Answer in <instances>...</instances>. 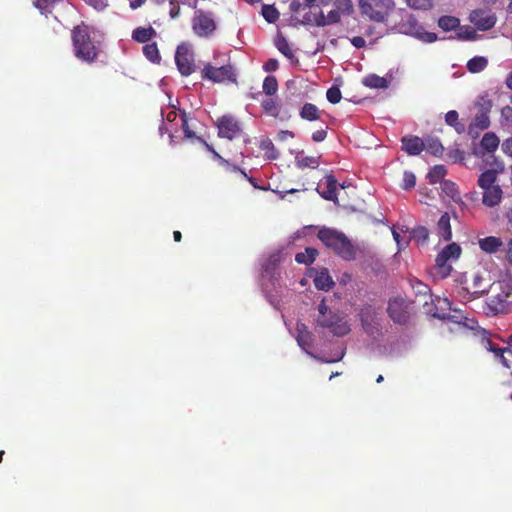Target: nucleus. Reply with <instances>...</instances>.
Segmentation results:
<instances>
[{"label": "nucleus", "mask_w": 512, "mask_h": 512, "mask_svg": "<svg viewBox=\"0 0 512 512\" xmlns=\"http://www.w3.org/2000/svg\"><path fill=\"white\" fill-rule=\"evenodd\" d=\"M335 6L340 14L351 15L354 12V6L351 0H336Z\"/></svg>", "instance_id": "44"}, {"label": "nucleus", "mask_w": 512, "mask_h": 512, "mask_svg": "<svg viewBox=\"0 0 512 512\" xmlns=\"http://www.w3.org/2000/svg\"><path fill=\"white\" fill-rule=\"evenodd\" d=\"M156 35L157 32L152 26H149L147 28L137 27L132 32V39L138 43L147 44Z\"/></svg>", "instance_id": "22"}, {"label": "nucleus", "mask_w": 512, "mask_h": 512, "mask_svg": "<svg viewBox=\"0 0 512 512\" xmlns=\"http://www.w3.org/2000/svg\"><path fill=\"white\" fill-rule=\"evenodd\" d=\"M318 255L317 249L313 247H307L305 251L298 252L295 255V261L298 264L310 265L312 264Z\"/></svg>", "instance_id": "31"}, {"label": "nucleus", "mask_w": 512, "mask_h": 512, "mask_svg": "<svg viewBox=\"0 0 512 512\" xmlns=\"http://www.w3.org/2000/svg\"><path fill=\"white\" fill-rule=\"evenodd\" d=\"M279 67V64H278V61L276 59H269L268 61H266L263 65V69L266 71V72H274L278 69Z\"/></svg>", "instance_id": "56"}, {"label": "nucleus", "mask_w": 512, "mask_h": 512, "mask_svg": "<svg viewBox=\"0 0 512 512\" xmlns=\"http://www.w3.org/2000/svg\"><path fill=\"white\" fill-rule=\"evenodd\" d=\"M424 146V139L418 136H405L402 138V149L408 155H419L424 150Z\"/></svg>", "instance_id": "15"}, {"label": "nucleus", "mask_w": 512, "mask_h": 512, "mask_svg": "<svg viewBox=\"0 0 512 512\" xmlns=\"http://www.w3.org/2000/svg\"><path fill=\"white\" fill-rule=\"evenodd\" d=\"M314 285L317 289L323 291H328L333 287L334 282L326 268L317 273L314 278Z\"/></svg>", "instance_id": "24"}, {"label": "nucleus", "mask_w": 512, "mask_h": 512, "mask_svg": "<svg viewBox=\"0 0 512 512\" xmlns=\"http://www.w3.org/2000/svg\"><path fill=\"white\" fill-rule=\"evenodd\" d=\"M470 21L481 31H486L494 27L496 16L491 12L483 10H474L470 14Z\"/></svg>", "instance_id": "13"}, {"label": "nucleus", "mask_w": 512, "mask_h": 512, "mask_svg": "<svg viewBox=\"0 0 512 512\" xmlns=\"http://www.w3.org/2000/svg\"><path fill=\"white\" fill-rule=\"evenodd\" d=\"M320 156H306L304 151L297 152L295 156V164L299 169L312 168L316 169L320 164Z\"/></svg>", "instance_id": "20"}, {"label": "nucleus", "mask_w": 512, "mask_h": 512, "mask_svg": "<svg viewBox=\"0 0 512 512\" xmlns=\"http://www.w3.org/2000/svg\"><path fill=\"white\" fill-rule=\"evenodd\" d=\"M275 46L277 47L279 52L282 53L288 59L294 58V53L290 47V44L284 36L280 35L276 38Z\"/></svg>", "instance_id": "37"}, {"label": "nucleus", "mask_w": 512, "mask_h": 512, "mask_svg": "<svg viewBox=\"0 0 512 512\" xmlns=\"http://www.w3.org/2000/svg\"><path fill=\"white\" fill-rule=\"evenodd\" d=\"M201 78L203 80L211 81L212 83H235L237 81L235 68L230 63L223 64L221 66H215L211 63L205 64L201 70Z\"/></svg>", "instance_id": "6"}, {"label": "nucleus", "mask_w": 512, "mask_h": 512, "mask_svg": "<svg viewBox=\"0 0 512 512\" xmlns=\"http://www.w3.org/2000/svg\"><path fill=\"white\" fill-rule=\"evenodd\" d=\"M317 325L327 328L334 336H345L350 332V325L344 316L331 310L323 298L318 305Z\"/></svg>", "instance_id": "3"}, {"label": "nucleus", "mask_w": 512, "mask_h": 512, "mask_svg": "<svg viewBox=\"0 0 512 512\" xmlns=\"http://www.w3.org/2000/svg\"><path fill=\"white\" fill-rule=\"evenodd\" d=\"M458 36L462 39L472 40L476 36V31L470 29L469 27L465 28V31H463V28H461L458 32Z\"/></svg>", "instance_id": "54"}, {"label": "nucleus", "mask_w": 512, "mask_h": 512, "mask_svg": "<svg viewBox=\"0 0 512 512\" xmlns=\"http://www.w3.org/2000/svg\"><path fill=\"white\" fill-rule=\"evenodd\" d=\"M482 339H481V344L482 346L495 354V357L500 361V363L506 367V368H509L510 365H509V362L507 360V358L504 356L505 352H506V348H500L498 347L492 340L491 338L488 336V333L483 330L482 332Z\"/></svg>", "instance_id": "14"}, {"label": "nucleus", "mask_w": 512, "mask_h": 512, "mask_svg": "<svg viewBox=\"0 0 512 512\" xmlns=\"http://www.w3.org/2000/svg\"><path fill=\"white\" fill-rule=\"evenodd\" d=\"M406 2L414 9H427L430 6V0H406Z\"/></svg>", "instance_id": "51"}, {"label": "nucleus", "mask_w": 512, "mask_h": 512, "mask_svg": "<svg viewBox=\"0 0 512 512\" xmlns=\"http://www.w3.org/2000/svg\"><path fill=\"white\" fill-rule=\"evenodd\" d=\"M411 285H412V288H413V290L415 291V293L417 295H424V296H426L431 291L429 286L426 285L425 283H423L420 280H413Z\"/></svg>", "instance_id": "49"}, {"label": "nucleus", "mask_w": 512, "mask_h": 512, "mask_svg": "<svg viewBox=\"0 0 512 512\" xmlns=\"http://www.w3.org/2000/svg\"><path fill=\"white\" fill-rule=\"evenodd\" d=\"M203 144L205 145V147L211 151L214 155V157L218 158L220 161H221V164L222 165H225L230 171L232 172H239L240 170V167L236 166V165H230L229 162L227 160H225L224 158H222L214 149L211 145H209L204 139H200Z\"/></svg>", "instance_id": "45"}, {"label": "nucleus", "mask_w": 512, "mask_h": 512, "mask_svg": "<svg viewBox=\"0 0 512 512\" xmlns=\"http://www.w3.org/2000/svg\"><path fill=\"white\" fill-rule=\"evenodd\" d=\"M263 92L268 96H273L278 90V81L275 76H267L263 81Z\"/></svg>", "instance_id": "39"}, {"label": "nucleus", "mask_w": 512, "mask_h": 512, "mask_svg": "<svg viewBox=\"0 0 512 512\" xmlns=\"http://www.w3.org/2000/svg\"><path fill=\"white\" fill-rule=\"evenodd\" d=\"M445 122L447 125L453 127L459 134L465 131V125L459 121V115L456 110H450L446 113Z\"/></svg>", "instance_id": "33"}, {"label": "nucleus", "mask_w": 512, "mask_h": 512, "mask_svg": "<svg viewBox=\"0 0 512 512\" xmlns=\"http://www.w3.org/2000/svg\"><path fill=\"white\" fill-rule=\"evenodd\" d=\"M262 16L269 23H275L279 19V12L273 5L262 6Z\"/></svg>", "instance_id": "42"}, {"label": "nucleus", "mask_w": 512, "mask_h": 512, "mask_svg": "<svg viewBox=\"0 0 512 512\" xmlns=\"http://www.w3.org/2000/svg\"><path fill=\"white\" fill-rule=\"evenodd\" d=\"M175 63L178 71L182 76L187 77L195 72L196 66L194 61V54L185 44H181L177 47L175 53Z\"/></svg>", "instance_id": "8"}, {"label": "nucleus", "mask_w": 512, "mask_h": 512, "mask_svg": "<svg viewBox=\"0 0 512 512\" xmlns=\"http://www.w3.org/2000/svg\"><path fill=\"white\" fill-rule=\"evenodd\" d=\"M362 83L364 84V86L366 87H369V88H378V89H383V88H387L388 87V81L386 78L384 77H380L376 74H369L367 75Z\"/></svg>", "instance_id": "32"}, {"label": "nucleus", "mask_w": 512, "mask_h": 512, "mask_svg": "<svg viewBox=\"0 0 512 512\" xmlns=\"http://www.w3.org/2000/svg\"><path fill=\"white\" fill-rule=\"evenodd\" d=\"M488 65V61L485 57L476 56L467 62V69L472 73H478L483 71Z\"/></svg>", "instance_id": "36"}, {"label": "nucleus", "mask_w": 512, "mask_h": 512, "mask_svg": "<svg viewBox=\"0 0 512 512\" xmlns=\"http://www.w3.org/2000/svg\"><path fill=\"white\" fill-rule=\"evenodd\" d=\"M218 136L233 140L240 136L242 129L239 122L231 115H224L216 122Z\"/></svg>", "instance_id": "10"}, {"label": "nucleus", "mask_w": 512, "mask_h": 512, "mask_svg": "<svg viewBox=\"0 0 512 512\" xmlns=\"http://www.w3.org/2000/svg\"><path fill=\"white\" fill-rule=\"evenodd\" d=\"M180 118H181V127H182V130H183V133H184V136L188 139H194L196 138L197 140H199L201 143H203L200 139H202L201 137H196L195 135V132L190 128L189 126V116L185 113V112H182L181 115H180Z\"/></svg>", "instance_id": "41"}, {"label": "nucleus", "mask_w": 512, "mask_h": 512, "mask_svg": "<svg viewBox=\"0 0 512 512\" xmlns=\"http://www.w3.org/2000/svg\"><path fill=\"white\" fill-rule=\"evenodd\" d=\"M387 312L397 324H406L410 319L409 304L401 297H395L388 302Z\"/></svg>", "instance_id": "9"}, {"label": "nucleus", "mask_w": 512, "mask_h": 512, "mask_svg": "<svg viewBox=\"0 0 512 512\" xmlns=\"http://www.w3.org/2000/svg\"><path fill=\"white\" fill-rule=\"evenodd\" d=\"M463 155L464 152L459 149H455L448 154L449 158L452 159L453 162L463 160Z\"/></svg>", "instance_id": "60"}, {"label": "nucleus", "mask_w": 512, "mask_h": 512, "mask_svg": "<svg viewBox=\"0 0 512 512\" xmlns=\"http://www.w3.org/2000/svg\"><path fill=\"white\" fill-rule=\"evenodd\" d=\"M461 247L453 242L445 246L437 255L435 260L436 274L442 279L447 278L452 271V266L449 261L457 260L461 255Z\"/></svg>", "instance_id": "7"}, {"label": "nucleus", "mask_w": 512, "mask_h": 512, "mask_svg": "<svg viewBox=\"0 0 512 512\" xmlns=\"http://www.w3.org/2000/svg\"><path fill=\"white\" fill-rule=\"evenodd\" d=\"M314 14L312 13H306L304 16H303V20H302V24L304 25H313V18Z\"/></svg>", "instance_id": "63"}, {"label": "nucleus", "mask_w": 512, "mask_h": 512, "mask_svg": "<svg viewBox=\"0 0 512 512\" xmlns=\"http://www.w3.org/2000/svg\"><path fill=\"white\" fill-rule=\"evenodd\" d=\"M193 33L199 38L208 39L217 30L215 14L212 11L196 9L191 19Z\"/></svg>", "instance_id": "5"}, {"label": "nucleus", "mask_w": 512, "mask_h": 512, "mask_svg": "<svg viewBox=\"0 0 512 512\" xmlns=\"http://www.w3.org/2000/svg\"><path fill=\"white\" fill-rule=\"evenodd\" d=\"M492 101L488 95H481L477 98L476 107L479 109V113L489 114L492 109Z\"/></svg>", "instance_id": "43"}, {"label": "nucleus", "mask_w": 512, "mask_h": 512, "mask_svg": "<svg viewBox=\"0 0 512 512\" xmlns=\"http://www.w3.org/2000/svg\"><path fill=\"white\" fill-rule=\"evenodd\" d=\"M313 18V25L317 27L327 26L326 16L324 15L323 11H320L318 14H314Z\"/></svg>", "instance_id": "53"}, {"label": "nucleus", "mask_w": 512, "mask_h": 512, "mask_svg": "<svg viewBox=\"0 0 512 512\" xmlns=\"http://www.w3.org/2000/svg\"><path fill=\"white\" fill-rule=\"evenodd\" d=\"M294 133L292 131H288V130H282L278 133V136H277V139L279 141H285L287 140L288 138H294Z\"/></svg>", "instance_id": "61"}, {"label": "nucleus", "mask_w": 512, "mask_h": 512, "mask_svg": "<svg viewBox=\"0 0 512 512\" xmlns=\"http://www.w3.org/2000/svg\"><path fill=\"white\" fill-rule=\"evenodd\" d=\"M351 44L357 48V49H360V48H364L366 46V41L363 37L361 36H355L353 37L351 40H350Z\"/></svg>", "instance_id": "59"}, {"label": "nucleus", "mask_w": 512, "mask_h": 512, "mask_svg": "<svg viewBox=\"0 0 512 512\" xmlns=\"http://www.w3.org/2000/svg\"><path fill=\"white\" fill-rule=\"evenodd\" d=\"M499 143V138L494 132H487L482 137L480 146L484 151L492 153L497 150Z\"/></svg>", "instance_id": "27"}, {"label": "nucleus", "mask_w": 512, "mask_h": 512, "mask_svg": "<svg viewBox=\"0 0 512 512\" xmlns=\"http://www.w3.org/2000/svg\"><path fill=\"white\" fill-rule=\"evenodd\" d=\"M360 321L363 329L371 334L376 329V312L371 306L363 307L359 312Z\"/></svg>", "instance_id": "16"}, {"label": "nucleus", "mask_w": 512, "mask_h": 512, "mask_svg": "<svg viewBox=\"0 0 512 512\" xmlns=\"http://www.w3.org/2000/svg\"><path fill=\"white\" fill-rule=\"evenodd\" d=\"M459 19L453 16H442L438 20V25L444 31H451L459 26Z\"/></svg>", "instance_id": "38"}, {"label": "nucleus", "mask_w": 512, "mask_h": 512, "mask_svg": "<svg viewBox=\"0 0 512 512\" xmlns=\"http://www.w3.org/2000/svg\"><path fill=\"white\" fill-rule=\"evenodd\" d=\"M300 117L306 121H316L321 118V111L315 104L305 103L299 112Z\"/></svg>", "instance_id": "26"}, {"label": "nucleus", "mask_w": 512, "mask_h": 512, "mask_svg": "<svg viewBox=\"0 0 512 512\" xmlns=\"http://www.w3.org/2000/svg\"><path fill=\"white\" fill-rule=\"evenodd\" d=\"M509 293L492 296L487 301V313L492 315L506 314L510 311Z\"/></svg>", "instance_id": "12"}, {"label": "nucleus", "mask_w": 512, "mask_h": 512, "mask_svg": "<svg viewBox=\"0 0 512 512\" xmlns=\"http://www.w3.org/2000/svg\"><path fill=\"white\" fill-rule=\"evenodd\" d=\"M424 150L433 156L440 157L444 152V147L438 138L427 137L424 139Z\"/></svg>", "instance_id": "29"}, {"label": "nucleus", "mask_w": 512, "mask_h": 512, "mask_svg": "<svg viewBox=\"0 0 512 512\" xmlns=\"http://www.w3.org/2000/svg\"><path fill=\"white\" fill-rule=\"evenodd\" d=\"M415 184H416V177H415L414 173H412L410 171H405L403 174V181H402L401 187L404 190H409V189L413 188L415 186Z\"/></svg>", "instance_id": "48"}, {"label": "nucleus", "mask_w": 512, "mask_h": 512, "mask_svg": "<svg viewBox=\"0 0 512 512\" xmlns=\"http://www.w3.org/2000/svg\"><path fill=\"white\" fill-rule=\"evenodd\" d=\"M402 27L405 28L404 32L406 34H410L423 42L432 43L437 40V35L435 33L425 31L412 15L409 16L407 22L403 24Z\"/></svg>", "instance_id": "11"}, {"label": "nucleus", "mask_w": 512, "mask_h": 512, "mask_svg": "<svg viewBox=\"0 0 512 512\" xmlns=\"http://www.w3.org/2000/svg\"><path fill=\"white\" fill-rule=\"evenodd\" d=\"M144 56L154 64H160L161 55L156 42L147 43L142 48Z\"/></svg>", "instance_id": "30"}, {"label": "nucleus", "mask_w": 512, "mask_h": 512, "mask_svg": "<svg viewBox=\"0 0 512 512\" xmlns=\"http://www.w3.org/2000/svg\"><path fill=\"white\" fill-rule=\"evenodd\" d=\"M297 332V343L298 345L306 352L313 345V336L312 333L308 330V327L304 323H297L296 325Z\"/></svg>", "instance_id": "18"}, {"label": "nucleus", "mask_w": 512, "mask_h": 512, "mask_svg": "<svg viewBox=\"0 0 512 512\" xmlns=\"http://www.w3.org/2000/svg\"><path fill=\"white\" fill-rule=\"evenodd\" d=\"M326 97L330 103L337 104L340 102L342 94L338 87L332 86L327 90Z\"/></svg>", "instance_id": "47"}, {"label": "nucleus", "mask_w": 512, "mask_h": 512, "mask_svg": "<svg viewBox=\"0 0 512 512\" xmlns=\"http://www.w3.org/2000/svg\"><path fill=\"white\" fill-rule=\"evenodd\" d=\"M441 187H442V190L449 196L451 197L452 199L455 198V196H457L459 193H458V189H457V186L454 182L452 181H449V180H444L442 183H441Z\"/></svg>", "instance_id": "46"}, {"label": "nucleus", "mask_w": 512, "mask_h": 512, "mask_svg": "<svg viewBox=\"0 0 512 512\" xmlns=\"http://www.w3.org/2000/svg\"><path fill=\"white\" fill-rule=\"evenodd\" d=\"M169 17L172 20L178 19L181 15V7L177 0H169Z\"/></svg>", "instance_id": "50"}, {"label": "nucleus", "mask_w": 512, "mask_h": 512, "mask_svg": "<svg viewBox=\"0 0 512 512\" xmlns=\"http://www.w3.org/2000/svg\"><path fill=\"white\" fill-rule=\"evenodd\" d=\"M358 6L362 16L369 20L384 23L395 8L393 0H359Z\"/></svg>", "instance_id": "4"}, {"label": "nucleus", "mask_w": 512, "mask_h": 512, "mask_svg": "<svg viewBox=\"0 0 512 512\" xmlns=\"http://www.w3.org/2000/svg\"><path fill=\"white\" fill-rule=\"evenodd\" d=\"M437 235L444 241H450L452 239L450 215L448 212H444L437 222Z\"/></svg>", "instance_id": "19"}, {"label": "nucleus", "mask_w": 512, "mask_h": 512, "mask_svg": "<svg viewBox=\"0 0 512 512\" xmlns=\"http://www.w3.org/2000/svg\"><path fill=\"white\" fill-rule=\"evenodd\" d=\"M57 0H34V5L39 10L43 11L52 6Z\"/></svg>", "instance_id": "55"}, {"label": "nucleus", "mask_w": 512, "mask_h": 512, "mask_svg": "<svg viewBox=\"0 0 512 512\" xmlns=\"http://www.w3.org/2000/svg\"><path fill=\"white\" fill-rule=\"evenodd\" d=\"M490 126L489 115L486 113H478L468 127L470 135L478 134V131L487 129Z\"/></svg>", "instance_id": "21"}, {"label": "nucleus", "mask_w": 512, "mask_h": 512, "mask_svg": "<svg viewBox=\"0 0 512 512\" xmlns=\"http://www.w3.org/2000/svg\"><path fill=\"white\" fill-rule=\"evenodd\" d=\"M446 174L447 170L444 165H435L428 172L427 178L431 184L442 183Z\"/></svg>", "instance_id": "34"}, {"label": "nucleus", "mask_w": 512, "mask_h": 512, "mask_svg": "<svg viewBox=\"0 0 512 512\" xmlns=\"http://www.w3.org/2000/svg\"><path fill=\"white\" fill-rule=\"evenodd\" d=\"M503 196V191L500 185H495L483 190L482 203L487 207H494L498 205Z\"/></svg>", "instance_id": "17"}, {"label": "nucleus", "mask_w": 512, "mask_h": 512, "mask_svg": "<svg viewBox=\"0 0 512 512\" xmlns=\"http://www.w3.org/2000/svg\"><path fill=\"white\" fill-rule=\"evenodd\" d=\"M497 182V171L496 170H486L484 171L478 178V186L484 190L486 188L493 187Z\"/></svg>", "instance_id": "28"}, {"label": "nucleus", "mask_w": 512, "mask_h": 512, "mask_svg": "<svg viewBox=\"0 0 512 512\" xmlns=\"http://www.w3.org/2000/svg\"><path fill=\"white\" fill-rule=\"evenodd\" d=\"M317 236L327 248L332 249L342 259L347 261L355 259V248L344 233L330 228H322L318 231Z\"/></svg>", "instance_id": "2"}, {"label": "nucleus", "mask_w": 512, "mask_h": 512, "mask_svg": "<svg viewBox=\"0 0 512 512\" xmlns=\"http://www.w3.org/2000/svg\"><path fill=\"white\" fill-rule=\"evenodd\" d=\"M327 137V131L325 129H320L312 133V140L314 142H322Z\"/></svg>", "instance_id": "58"}, {"label": "nucleus", "mask_w": 512, "mask_h": 512, "mask_svg": "<svg viewBox=\"0 0 512 512\" xmlns=\"http://www.w3.org/2000/svg\"><path fill=\"white\" fill-rule=\"evenodd\" d=\"M93 29L82 22L71 30L74 56L88 64L94 63L99 56V43L92 38Z\"/></svg>", "instance_id": "1"}, {"label": "nucleus", "mask_w": 512, "mask_h": 512, "mask_svg": "<svg viewBox=\"0 0 512 512\" xmlns=\"http://www.w3.org/2000/svg\"><path fill=\"white\" fill-rule=\"evenodd\" d=\"M326 189L319 192L321 197L325 200L336 201L337 200V180L331 174L326 175Z\"/></svg>", "instance_id": "25"}, {"label": "nucleus", "mask_w": 512, "mask_h": 512, "mask_svg": "<svg viewBox=\"0 0 512 512\" xmlns=\"http://www.w3.org/2000/svg\"><path fill=\"white\" fill-rule=\"evenodd\" d=\"M506 258L509 263H512V239L507 243Z\"/></svg>", "instance_id": "64"}, {"label": "nucleus", "mask_w": 512, "mask_h": 512, "mask_svg": "<svg viewBox=\"0 0 512 512\" xmlns=\"http://www.w3.org/2000/svg\"><path fill=\"white\" fill-rule=\"evenodd\" d=\"M504 154L512 157V137L505 139L501 145Z\"/></svg>", "instance_id": "57"}, {"label": "nucleus", "mask_w": 512, "mask_h": 512, "mask_svg": "<svg viewBox=\"0 0 512 512\" xmlns=\"http://www.w3.org/2000/svg\"><path fill=\"white\" fill-rule=\"evenodd\" d=\"M411 236L418 244H424L429 238V231L425 226H418L412 230Z\"/></svg>", "instance_id": "40"}, {"label": "nucleus", "mask_w": 512, "mask_h": 512, "mask_svg": "<svg viewBox=\"0 0 512 512\" xmlns=\"http://www.w3.org/2000/svg\"><path fill=\"white\" fill-rule=\"evenodd\" d=\"M478 244L482 251L488 254H492L495 253L503 245V242L499 237L488 236L479 239Z\"/></svg>", "instance_id": "23"}, {"label": "nucleus", "mask_w": 512, "mask_h": 512, "mask_svg": "<svg viewBox=\"0 0 512 512\" xmlns=\"http://www.w3.org/2000/svg\"><path fill=\"white\" fill-rule=\"evenodd\" d=\"M261 108L263 111L275 118H277L280 114V107L277 103V101L274 98H266L261 101Z\"/></svg>", "instance_id": "35"}, {"label": "nucleus", "mask_w": 512, "mask_h": 512, "mask_svg": "<svg viewBox=\"0 0 512 512\" xmlns=\"http://www.w3.org/2000/svg\"><path fill=\"white\" fill-rule=\"evenodd\" d=\"M341 19V14L337 9L331 10L326 16L327 25L339 23Z\"/></svg>", "instance_id": "52"}, {"label": "nucleus", "mask_w": 512, "mask_h": 512, "mask_svg": "<svg viewBox=\"0 0 512 512\" xmlns=\"http://www.w3.org/2000/svg\"><path fill=\"white\" fill-rule=\"evenodd\" d=\"M301 7H302V4H301L300 0H293V1L290 3V6H289V8H290V10H291L292 12H298V11H300Z\"/></svg>", "instance_id": "62"}]
</instances>
